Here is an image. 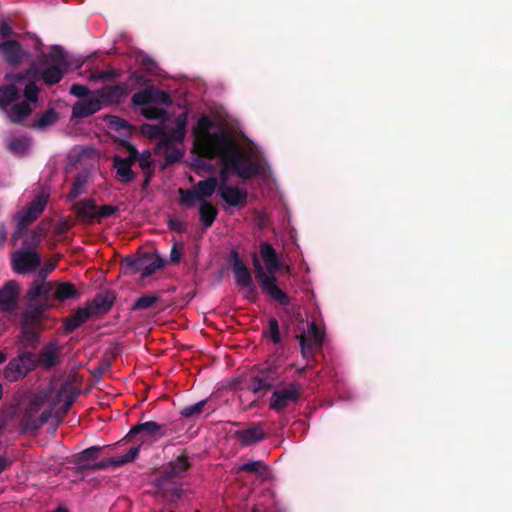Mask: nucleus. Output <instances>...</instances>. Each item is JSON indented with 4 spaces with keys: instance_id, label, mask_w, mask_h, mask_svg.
<instances>
[{
    "instance_id": "nucleus-29",
    "label": "nucleus",
    "mask_w": 512,
    "mask_h": 512,
    "mask_svg": "<svg viewBox=\"0 0 512 512\" xmlns=\"http://www.w3.org/2000/svg\"><path fill=\"white\" fill-rule=\"evenodd\" d=\"M80 296L81 293L73 283L56 281V290L53 294L54 301L64 302L70 299H78Z\"/></svg>"
},
{
    "instance_id": "nucleus-19",
    "label": "nucleus",
    "mask_w": 512,
    "mask_h": 512,
    "mask_svg": "<svg viewBox=\"0 0 512 512\" xmlns=\"http://www.w3.org/2000/svg\"><path fill=\"white\" fill-rule=\"evenodd\" d=\"M265 424L263 422L252 423L248 428L237 430L234 437L243 446H249L258 443L266 438L264 431Z\"/></svg>"
},
{
    "instance_id": "nucleus-62",
    "label": "nucleus",
    "mask_w": 512,
    "mask_h": 512,
    "mask_svg": "<svg viewBox=\"0 0 512 512\" xmlns=\"http://www.w3.org/2000/svg\"><path fill=\"white\" fill-rule=\"evenodd\" d=\"M183 244L179 242H175L171 248L170 252V262L171 263H179L182 256Z\"/></svg>"
},
{
    "instance_id": "nucleus-25",
    "label": "nucleus",
    "mask_w": 512,
    "mask_h": 512,
    "mask_svg": "<svg viewBox=\"0 0 512 512\" xmlns=\"http://www.w3.org/2000/svg\"><path fill=\"white\" fill-rule=\"evenodd\" d=\"M260 256L265 263V266L271 275L280 269V260L277 256L274 247L268 243L263 242L260 244Z\"/></svg>"
},
{
    "instance_id": "nucleus-22",
    "label": "nucleus",
    "mask_w": 512,
    "mask_h": 512,
    "mask_svg": "<svg viewBox=\"0 0 512 512\" xmlns=\"http://www.w3.org/2000/svg\"><path fill=\"white\" fill-rule=\"evenodd\" d=\"M72 208L79 221L85 225H91L97 220V205L92 198L80 200Z\"/></svg>"
},
{
    "instance_id": "nucleus-56",
    "label": "nucleus",
    "mask_w": 512,
    "mask_h": 512,
    "mask_svg": "<svg viewBox=\"0 0 512 512\" xmlns=\"http://www.w3.org/2000/svg\"><path fill=\"white\" fill-rule=\"evenodd\" d=\"M139 450H140V448L138 446L132 447L129 449V451L125 455H123L121 457H117L116 460H117L118 467H120L126 463L134 461L139 454Z\"/></svg>"
},
{
    "instance_id": "nucleus-35",
    "label": "nucleus",
    "mask_w": 512,
    "mask_h": 512,
    "mask_svg": "<svg viewBox=\"0 0 512 512\" xmlns=\"http://www.w3.org/2000/svg\"><path fill=\"white\" fill-rule=\"evenodd\" d=\"M48 202V195L43 193L38 194L35 198L30 202L28 207L25 210H22L29 217H33V220H36L40 214L44 211Z\"/></svg>"
},
{
    "instance_id": "nucleus-58",
    "label": "nucleus",
    "mask_w": 512,
    "mask_h": 512,
    "mask_svg": "<svg viewBox=\"0 0 512 512\" xmlns=\"http://www.w3.org/2000/svg\"><path fill=\"white\" fill-rule=\"evenodd\" d=\"M167 149L166 151V161L169 164L179 162L183 157V152L178 149L174 148L172 146L165 147Z\"/></svg>"
},
{
    "instance_id": "nucleus-4",
    "label": "nucleus",
    "mask_w": 512,
    "mask_h": 512,
    "mask_svg": "<svg viewBox=\"0 0 512 512\" xmlns=\"http://www.w3.org/2000/svg\"><path fill=\"white\" fill-rule=\"evenodd\" d=\"M240 153L244 156H229L230 159H224L221 156H216L222 164V167L219 171V179H218V190L223 187H229L228 178H229V170L234 172L239 178L244 180L252 179L253 177L260 175L263 173V168L259 162L253 161L250 156L243 151L240 147Z\"/></svg>"
},
{
    "instance_id": "nucleus-34",
    "label": "nucleus",
    "mask_w": 512,
    "mask_h": 512,
    "mask_svg": "<svg viewBox=\"0 0 512 512\" xmlns=\"http://www.w3.org/2000/svg\"><path fill=\"white\" fill-rule=\"evenodd\" d=\"M106 121L110 130L117 132L120 136L123 137L131 136L133 127L125 119L110 115L107 116Z\"/></svg>"
},
{
    "instance_id": "nucleus-46",
    "label": "nucleus",
    "mask_w": 512,
    "mask_h": 512,
    "mask_svg": "<svg viewBox=\"0 0 512 512\" xmlns=\"http://www.w3.org/2000/svg\"><path fill=\"white\" fill-rule=\"evenodd\" d=\"M159 300V297L156 295H143L139 297L133 304L132 310L134 311H141L148 308H151L154 306L155 303H157Z\"/></svg>"
},
{
    "instance_id": "nucleus-9",
    "label": "nucleus",
    "mask_w": 512,
    "mask_h": 512,
    "mask_svg": "<svg viewBox=\"0 0 512 512\" xmlns=\"http://www.w3.org/2000/svg\"><path fill=\"white\" fill-rule=\"evenodd\" d=\"M35 370L34 352L22 351L11 358L3 370V378L10 382H18L25 379L30 372Z\"/></svg>"
},
{
    "instance_id": "nucleus-37",
    "label": "nucleus",
    "mask_w": 512,
    "mask_h": 512,
    "mask_svg": "<svg viewBox=\"0 0 512 512\" xmlns=\"http://www.w3.org/2000/svg\"><path fill=\"white\" fill-rule=\"evenodd\" d=\"M100 450L101 448L98 446L86 448L76 455L74 463L81 471H87V468H83L82 465H88L86 462L97 459L99 457Z\"/></svg>"
},
{
    "instance_id": "nucleus-24",
    "label": "nucleus",
    "mask_w": 512,
    "mask_h": 512,
    "mask_svg": "<svg viewBox=\"0 0 512 512\" xmlns=\"http://www.w3.org/2000/svg\"><path fill=\"white\" fill-rule=\"evenodd\" d=\"M92 317H95V315L87 304L84 307L78 308L70 317L65 320V331L68 333L75 331Z\"/></svg>"
},
{
    "instance_id": "nucleus-14",
    "label": "nucleus",
    "mask_w": 512,
    "mask_h": 512,
    "mask_svg": "<svg viewBox=\"0 0 512 512\" xmlns=\"http://www.w3.org/2000/svg\"><path fill=\"white\" fill-rule=\"evenodd\" d=\"M0 55L12 67H18L24 59L31 56L30 52L24 50L21 43L17 40L1 41Z\"/></svg>"
},
{
    "instance_id": "nucleus-53",
    "label": "nucleus",
    "mask_w": 512,
    "mask_h": 512,
    "mask_svg": "<svg viewBox=\"0 0 512 512\" xmlns=\"http://www.w3.org/2000/svg\"><path fill=\"white\" fill-rule=\"evenodd\" d=\"M76 397L77 393L75 392H68L64 395L63 403L59 410L56 412V417L59 418V421L70 410L71 406L76 400Z\"/></svg>"
},
{
    "instance_id": "nucleus-50",
    "label": "nucleus",
    "mask_w": 512,
    "mask_h": 512,
    "mask_svg": "<svg viewBox=\"0 0 512 512\" xmlns=\"http://www.w3.org/2000/svg\"><path fill=\"white\" fill-rule=\"evenodd\" d=\"M178 193L180 195L179 203L188 208L193 207L195 205V200H198V195L196 194L194 189L186 190V189L180 188L178 190Z\"/></svg>"
},
{
    "instance_id": "nucleus-33",
    "label": "nucleus",
    "mask_w": 512,
    "mask_h": 512,
    "mask_svg": "<svg viewBox=\"0 0 512 512\" xmlns=\"http://www.w3.org/2000/svg\"><path fill=\"white\" fill-rule=\"evenodd\" d=\"M218 215V210L210 202L203 200L199 207L200 221L205 229L212 226Z\"/></svg>"
},
{
    "instance_id": "nucleus-57",
    "label": "nucleus",
    "mask_w": 512,
    "mask_h": 512,
    "mask_svg": "<svg viewBox=\"0 0 512 512\" xmlns=\"http://www.w3.org/2000/svg\"><path fill=\"white\" fill-rule=\"evenodd\" d=\"M118 210V207L113 205H103L101 207H97V221L114 215Z\"/></svg>"
},
{
    "instance_id": "nucleus-64",
    "label": "nucleus",
    "mask_w": 512,
    "mask_h": 512,
    "mask_svg": "<svg viewBox=\"0 0 512 512\" xmlns=\"http://www.w3.org/2000/svg\"><path fill=\"white\" fill-rule=\"evenodd\" d=\"M70 94L83 99L88 97L89 89L85 85L73 84L70 87Z\"/></svg>"
},
{
    "instance_id": "nucleus-38",
    "label": "nucleus",
    "mask_w": 512,
    "mask_h": 512,
    "mask_svg": "<svg viewBox=\"0 0 512 512\" xmlns=\"http://www.w3.org/2000/svg\"><path fill=\"white\" fill-rule=\"evenodd\" d=\"M256 375L273 388L274 382L279 378L280 373L277 366L267 363L258 370Z\"/></svg>"
},
{
    "instance_id": "nucleus-59",
    "label": "nucleus",
    "mask_w": 512,
    "mask_h": 512,
    "mask_svg": "<svg viewBox=\"0 0 512 512\" xmlns=\"http://www.w3.org/2000/svg\"><path fill=\"white\" fill-rule=\"evenodd\" d=\"M119 71L112 68L108 70L99 71L93 76L94 80H114L119 77Z\"/></svg>"
},
{
    "instance_id": "nucleus-39",
    "label": "nucleus",
    "mask_w": 512,
    "mask_h": 512,
    "mask_svg": "<svg viewBox=\"0 0 512 512\" xmlns=\"http://www.w3.org/2000/svg\"><path fill=\"white\" fill-rule=\"evenodd\" d=\"M44 235V230L38 226L36 229L32 230L24 239L22 249L35 251L38 245L41 243Z\"/></svg>"
},
{
    "instance_id": "nucleus-32",
    "label": "nucleus",
    "mask_w": 512,
    "mask_h": 512,
    "mask_svg": "<svg viewBox=\"0 0 512 512\" xmlns=\"http://www.w3.org/2000/svg\"><path fill=\"white\" fill-rule=\"evenodd\" d=\"M218 179L210 176L204 180L199 181L195 186L194 190L198 195V200L201 202L206 198L211 197L216 189L218 188Z\"/></svg>"
},
{
    "instance_id": "nucleus-42",
    "label": "nucleus",
    "mask_w": 512,
    "mask_h": 512,
    "mask_svg": "<svg viewBox=\"0 0 512 512\" xmlns=\"http://www.w3.org/2000/svg\"><path fill=\"white\" fill-rule=\"evenodd\" d=\"M87 184V176L84 174L76 175L72 187L67 195V199L72 201L79 197L82 193L85 192V187Z\"/></svg>"
},
{
    "instance_id": "nucleus-60",
    "label": "nucleus",
    "mask_w": 512,
    "mask_h": 512,
    "mask_svg": "<svg viewBox=\"0 0 512 512\" xmlns=\"http://www.w3.org/2000/svg\"><path fill=\"white\" fill-rule=\"evenodd\" d=\"M142 132L147 134L151 138L158 137L161 139V136L163 135L162 128L158 125H150V124H144L142 126Z\"/></svg>"
},
{
    "instance_id": "nucleus-11",
    "label": "nucleus",
    "mask_w": 512,
    "mask_h": 512,
    "mask_svg": "<svg viewBox=\"0 0 512 512\" xmlns=\"http://www.w3.org/2000/svg\"><path fill=\"white\" fill-rule=\"evenodd\" d=\"M309 337L303 332L297 335L296 338L299 340L301 354L303 358L310 360L314 355L315 347L321 348L324 341V333L319 329L315 322H311L308 325Z\"/></svg>"
},
{
    "instance_id": "nucleus-61",
    "label": "nucleus",
    "mask_w": 512,
    "mask_h": 512,
    "mask_svg": "<svg viewBox=\"0 0 512 512\" xmlns=\"http://www.w3.org/2000/svg\"><path fill=\"white\" fill-rule=\"evenodd\" d=\"M183 493L184 491L181 488L173 487L164 491V497L170 503H174L182 497Z\"/></svg>"
},
{
    "instance_id": "nucleus-16",
    "label": "nucleus",
    "mask_w": 512,
    "mask_h": 512,
    "mask_svg": "<svg viewBox=\"0 0 512 512\" xmlns=\"http://www.w3.org/2000/svg\"><path fill=\"white\" fill-rule=\"evenodd\" d=\"M131 91L127 83H119L117 85H106L95 91V94L101 100V104L112 105L121 103Z\"/></svg>"
},
{
    "instance_id": "nucleus-44",
    "label": "nucleus",
    "mask_w": 512,
    "mask_h": 512,
    "mask_svg": "<svg viewBox=\"0 0 512 512\" xmlns=\"http://www.w3.org/2000/svg\"><path fill=\"white\" fill-rule=\"evenodd\" d=\"M58 119V115L54 109H48L41 117L33 123L34 128L44 129L54 124Z\"/></svg>"
},
{
    "instance_id": "nucleus-51",
    "label": "nucleus",
    "mask_w": 512,
    "mask_h": 512,
    "mask_svg": "<svg viewBox=\"0 0 512 512\" xmlns=\"http://www.w3.org/2000/svg\"><path fill=\"white\" fill-rule=\"evenodd\" d=\"M83 468H87V471L95 472L100 470H106L108 468L118 467L116 458L103 459L93 465H82Z\"/></svg>"
},
{
    "instance_id": "nucleus-1",
    "label": "nucleus",
    "mask_w": 512,
    "mask_h": 512,
    "mask_svg": "<svg viewBox=\"0 0 512 512\" xmlns=\"http://www.w3.org/2000/svg\"><path fill=\"white\" fill-rule=\"evenodd\" d=\"M215 127L214 121L207 115H202L193 128V148L199 156L214 159L221 156L231 160L229 156H243L240 153V145L225 131L211 132Z\"/></svg>"
},
{
    "instance_id": "nucleus-7",
    "label": "nucleus",
    "mask_w": 512,
    "mask_h": 512,
    "mask_svg": "<svg viewBox=\"0 0 512 512\" xmlns=\"http://www.w3.org/2000/svg\"><path fill=\"white\" fill-rule=\"evenodd\" d=\"M175 432L170 424L146 421L133 426L125 438L128 441H138L143 444L156 442L161 438L173 435Z\"/></svg>"
},
{
    "instance_id": "nucleus-2",
    "label": "nucleus",
    "mask_w": 512,
    "mask_h": 512,
    "mask_svg": "<svg viewBox=\"0 0 512 512\" xmlns=\"http://www.w3.org/2000/svg\"><path fill=\"white\" fill-rule=\"evenodd\" d=\"M44 307L42 305H28L21 313L16 336L15 346L17 352L32 351L37 349L41 335L44 331Z\"/></svg>"
},
{
    "instance_id": "nucleus-48",
    "label": "nucleus",
    "mask_w": 512,
    "mask_h": 512,
    "mask_svg": "<svg viewBox=\"0 0 512 512\" xmlns=\"http://www.w3.org/2000/svg\"><path fill=\"white\" fill-rule=\"evenodd\" d=\"M152 96V88L144 89L133 94L132 103L136 106H143L150 103H154L155 98H153Z\"/></svg>"
},
{
    "instance_id": "nucleus-30",
    "label": "nucleus",
    "mask_w": 512,
    "mask_h": 512,
    "mask_svg": "<svg viewBox=\"0 0 512 512\" xmlns=\"http://www.w3.org/2000/svg\"><path fill=\"white\" fill-rule=\"evenodd\" d=\"M32 112V108L28 102L14 104L7 111H4L8 120L13 124H20Z\"/></svg>"
},
{
    "instance_id": "nucleus-10",
    "label": "nucleus",
    "mask_w": 512,
    "mask_h": 512,
    "mask_svg": "<svg viewBox=\"0 0 512 512\" xmlns=\"http://www.w3.org/2000/svg\"><path fill=\"white\" fill-rule=\"evenodd\" d=\"M302 392L303 386L298 382H292L287 387L272 393L269 407L277 413H280L290 404L296 403L301 397Z\"/></svg>"
},
{
    "instance_id": "nucleus-43",
    "label": "nucleus",
    "mask_w": 512,
    "mask_h": 512,
    "mask_svg": "<svg viewBox=\"0 0 512 512\" xmlns=\"http://www.w3.org/2000/svg\"><path fill=\"white\" fill-rule=\"evenodd\" d=\"M267 471V466L262 460L250 461L237 468V472H249L263 475Z\"/></svg>"
},
{
    "instance_id": "nucleus-54",
    "label": "nucleus",
    "mask_w": 512,
    "mask_h": 512,
    "mask_svg": "<svg viewBox=\"0 0 512 512\" xmlns=\"http://www.w3.org/2000/svg\"><path fill=\"white\" fill-rule=\"evenodd\" d=\"M26 79H33V74L28 73V69L24 73H8L5 80L9 83L22 84Z\"/></svg>"
},
{
    "instance_id": "nucleus-18",
    "label": "nucleus",
    "mask_w": 512,
    "mask_h": 512,
    "mask_svg": "<svg viewBox=\"0 0 512 512\" xmlns=\"http://www.w3.org/2000/svg\"><path fill=\"white\" fill-rule=\"evenodd\" d=\"M187 113L183 112L175 120V126L169 132H164L159 141L161 147H170L181 143L186 135Z\"/></svg>"
},
{
    "instance_id": "nucleus-6",
    "label": "nucleus",
    "mask_w": 512,
    "mask_h": 512,
    "mask_svg": "<svg viewBox=\"0 0 512 512\" xmlns=\"http://www.w3.org/2000/svg\"><path fill=\"white\" fill-rule=\"evenodd\" d=\"M235 283L243 294V297L252 303L259 299V293L254 284L252 274L246 264L241 260L236 250H231L229 254Z\"/></svg>"
},
{
    "instance_id": "nucleus-26",
    "label": "nucleus",
    "mask_w": 512,
    "mask_h": 512,
    "mask_svg": "<svg viewBox=\"0 0 512 512\" xmlns=\"http://www.w3.org/2000/svg\"><path fill=\"white\" fill-rule=\"evenodd\" d=\"M188 456L182 454L175 460L171 461L163 470V474L166 478L172 479L182 477L183 474L190 468Z\"/></svg>"
},
{
    "instance_id": "nucleus-3",
    "label": "nucleus",
    "mask_w": 512,
    "mask_h": 512,
    "mask_svg": "<svg viewBox=\"0 0 512 512\" xmlns=\"http://www.w3.org/2000/svg\"><path fill=\"white\" fill-rule=\"evenodd\" d=\"M69 67L66 52L59 45H54L49 54L37 57L28 68V73L33 74V79L41 78L46 85L59 83Z\"/></svg>"
},
{
    "instance_id": "nucleus-17",
    "label": "nucleus",
    "mask_w": 512,
    "mask_h": 512,
    "mask_svg": "<svg viewBox=\"0 0 512 512\" xmlns=\"http://www.w3.org/2000/svg\"><path fill=\"white\" fill-rule=\"evenodd\" d=\"M19 298V284L15 280L7 281L0 288V311L13 314Z\"/></svg>"
},
{
    "instance_id": "nucleus-36",
    "label": "nucleus",
    "mask_w": 512,
    "mask_h": 512,
    "mask_svg": "<svg viewBox=\"0 0 512 512\" xmlns=\"http://www.w3.org/2000/svg\"><path fill=\"white\" fill-rule=\"evenodd\" d=\"M144 268L141 273L142 278H147L165 265V260L159 255L145 254Z\"/></svg>"
},
{
    "instance_id": "nucleus-28",
    "label": "nucleus",
    "mask_w": 512,
    "mask_h": 512,
    "mask_svg": "<svg viewBox=\"0 0 512 512\" xmlns=\"http://www.w3.org/2000/svg\"><path fill=\"white\" fill-rule=\"evenodd\" d=\"M20 98V89L14 83H7L0 86V110L7 109Z\"/></svg>"
},
{
    "instance_id": "nucleus-63",
    "label": "nucleus",
    "mask_w": 512,
    "mask_h": 512,
    "mask_svg": "<svg viewBox=\"0 0 512 512\" xmlns=\"http://www.w3.org/2000/svg\"><path fill=\"white\" fill-rule=\"evenodd\" d=\"M122 146L126 147L129 153L128 157H126L125 159L133 165L135 162L138 161L140 152L127 141L123 142Z\"/></svg>"
},
{
    "instance_id": "nucleus-55",
    "label": "nucleus",
    "mask_w": 512,
    "mask_h": 512,
    "mask_svg": "<svg viewBox=\"0 0 512 512\" xmlns=\"http://www.w3.org/2000/svg\"><path fill=\"white\" fill-rule=\"evenodd\" d=\"M137 162L139 163V166L142 170H149L150 168H155L150 150L142 151Z\"/></svg>"
},
{
    "instance_id": "nucleus-49",
    "label": "nucleus",
    "mask_w": 512,
    "mask_h": 512,
    "mask_svg": "<svg viewBox=\"0 0 512 512\" xmlns=\"http://www.w3.org/2000/svg\"><path fill=\"white\" fill-rule=\"evenodd\" d=\"M268 324H269V330L264 331L263 335L266 337H269L274 344H280L282 341V338H281V334H280L278 320L274 317L270 318L268 321Z\"/></svg>"
},
{
    "instance_id": "nucleus-5",
    "label": "nucleus",
    "mask_w": 512,
    "mask_h": 512,
    "mask_svg": "<svg viewBox=\"0 0 512 512\" xmlns=\"http://www.w3.org/2000/svg\"><path fill=\"white\" fill-rule=\"evenodd\" d=\"M252 264L254 268L255 277L263 293L274 299L278 304L287 306L291 303V298L279 288L277 285V278L271 275L267 268L263 267L258 255L252 254Z\"/></svg>"
},
{
    "instance_id": "nucleus-47",
    "label": "nucleus",
    "mask_w": 512,
    "mask_h": 512,
    "mask_svg": "<svg viewBox=\"0 0 512 512\" xmlns=\"http://www.w3.org/2000/svg\"><path fill=\"white\" fill-rule=\"evenodd\" d=\"M206 403H207V399H204V400H201L193 405L184 406L180 410V415L185 418H192L197 415H200L203 412Z\"/></svg>"
},
{
    "instance_id": "nucleus-12",
    "label": "nucleus",
    "mask_w": 512,
    "mask_h": 512,
    "mask_svg": "<svg viewBox=\"0 0 512 512\" xmlns=\"http://www.w3.org/2000/svg\"><path fill=\"white\" fill-rule=\"evenodd\" d=\"M40 265L41 258L36 251L20 249L12 256V268L18 274L33 272Z\"/></svg>"
},
{
    "instance_id": "nucleus-13",
    "label": "nucleus",
    "mask_w": 512,
    "mask_h": 512,
    "mask_svg": "<svg viewBox=\"0 0 512 512\" xmlns=\"http://www.w3.org/2000/svg\"><path fill=\"white\" fill-rule=\"evenodd\" d=\"M54 290H56V281H33L27 291V298L31 302L41 299L42 303L37 305H42L45 310L52 306ZM30 305L33 304L31 303Z\"/></svg>"
},
{
    "instance_id": "nucleus-23",
    "label": "nucleus",
    "mask_w": 512,
    "mask_h": 512,
    "mask_svg": "<svg viewBox=\"0 0 512 512\" xmlns=\"http://www.w3.org/2000/svg\"><path fill=\"white\" fill-rule=\"evenodd\" d=\"M222 200L229 206L244 208L247 205L248 193L238 187H223L218 191Z\"/></svg>"
},
{
    "instance_id": "nucleus-45",
    "label": "nucleus",
    "mask_w": 512,
    "mask_h": 512,
    "mask_svg": "<svg viewBox=\"0 0 512 512\" xmlns=\"http://www.w3.org/2000/svg\"><path fill=\"white\" fill-rule=\"evenodd\" d=\"M249 389L256 395L263 396L272 387L257 375L251 377Z\"/></svg>"
},
{
    "instance_id": "nucleus-27",
    "label": "nucleus",
    "mask_w": 512,
    "mask_h": 512,
    "mask_svg": "<svg viewBox=\"0 0 512 512\" xmlns=\"http://www.w3.org/2000/svg\"><path fill=\"white\" fill-rule=\"evenodd\" d=\"M113 167L116 169V178L121 183H130L136 177L132 164L120 156H114Z\"/></svg>"
},
{
    "instance_id": "nucleus-21",
    "label": "nucleus",
    "mask_w": 512,
    "mask_h": 512,
    "mask_svg": "<svg viewBox=\"0 0 512 512\" xmlns=\"http://www.w3.org/2000/svg\"><path fill=\"white\" fill-rule=\"evenodd\" d=\"M102 107L98 96H88L78 100L72 107V117L83 119L98 112Z\"/></svg>"
},
{
    "instance_id": "nucleus-8",
    "label": "nucleus",
    "mask_w": 512,
    "mask_h": 512,
    "mask_svg": "<svg viewBox=\"0 0 512 512\" xmlns=\"http://www.w3.org/2000/svg\"><path fill=\"white\" fill-rule=\"evenodd\" d=\"M55 404H47L42 397H34L30 400L21 420L23 428L27 431H35L42 427L52 416Z\"/></svg>"
},
{
    "instance_id": "nucleus-52",
    "label": "nucleus",
    "mask_w": 512,
    "mask_h": 512,
    "mask_svg": "<svg viewBox=\"0 0 512 512\" xmlns=\"http://www.w3.org/2000/svg\"><path fill=\"white\" fill-rule=\"evenodd\" d=\"M35 79H31L24 88V96L29 104L38 101L39 87L36 85Z\"/></svg>"
},
{
    "instance_id": "nucleus-31",
    "label": "nucleus",
    "mask_w": 512,
    "mask_h": 512,
    "mask_svg": "<svg viewBox=\"0 0 512 512\" xmlns=\"http://www.w3.org/2000/svg\"><path fill=\"white\" fill-rule=\"evenodd\" d=\"M15 229L11 235V241L13 245H16L17 241L23 236L28 230V227L35 221L33 217H29L24 212H17L14 217Z\"/></svg>"
},
{
    "instance_id": "nucleus-40",
    "label": "nucleus",
    "mask_w": 512,
    "mask_h": 512,
    "mask_svg": "<svg viewBox=\"0 0 512 512\" xmlns=\"http://www.w3.org/2000/svg\"><path fill=\"white\" fill-rule=\"evenodd\" d=\"M145 254L139 256V257H131L128 256L124 258L123 265L125 268L126 274H135L138 272L143 271L144 268V260H145Z\"/></svg>"
},
{
    "instance_id": "nucleus-15",
    "label": "nucleus",
    "mask_w": 512,
    "mask_h": 512,
    "mask_svg": "<svg viewBox=\"0 0 512 512\" xmlns=\"http://www.w3.org/2000/svg\"><path fill=\"white\" fill-rule=\"evenodd\" d=\"M35 369L40 366L45 370H50L60 364V346L57 342L45 344L38 354L34 353Z\"/></svg>"
},
{
    "instance_id": "nucleus-41",
    "label": "nucleus",
    "mask_w": 512,
    "mask_h": 512,
    "mask_svg": "<svg viewBox=\"0 0 512 512\" xmlns=\"http://www.w3.org/2000/svg\"><path fill=\"white\" fill-rule=\"evenodd\" d=\"M7 147L14 154L24 155L30 147V141L26 137H14L9 139Z\"/></svg>"
},
{
    "instance_id": "nucleus-20",
    "label": "nucleus",
    "mask_w": 512,
    "mask_h": 512,
    "mask_svg": "<svg viewBox=\"0 0 512 512\" xmlns=\"http://www.w3.org/2000/svg\"><path fill=\"white\" fill-rule=\"evenodd\" d=\"M115 300L116 296L114 291L107 290L103 293L96 294L91 301L87 302V305L91 308L95 317H98L107 314L113 307Z\"/></svg>"
}]
</instances>
